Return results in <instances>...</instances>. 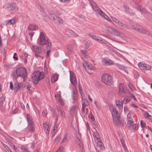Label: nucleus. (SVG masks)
Segmentation results:
<instances>
[{"instance_id": "obj_1", "label": "nucleus", "mask_w": 152, "mask_h": 152, "mask_svg": "<svg viewBox=\"0 0 152 152\" xmlns=\"http://www.w3.org/2000/svg\"><path fill=\"white\" fill-rule=\"evenodd\" d=\"M27 76V73L25 68L21 67L18 68L16 70V73L13 74V77L15 79H17L18 77H20L21 79L23 82Z\"/></svg>"}, {"instance_id": "obj_2", "label": "nucleus", "mask_w": 152, "mask_h": 152, "mask_svg": "<svg viewBox=\"0 0 152 152\" xmlns=\"http://www.w3.org/2000/svg\"><path fill=\"white\" fill-rule=\"evenodd\" d=\"M119 26H121V28L122 29L124 28L129 29L130 28H132L133 29L140 33L145 34L148 32V34L149 35V32L146 30L141 26L139 25H137L136 24L133 25L131 27L130 26V25L125 24L121 22Z\"/></svg>"}, {"instance_id": "obj_3", "label": "nucleus", "mask_w": 152, "mask_h": 152, "mask_svg": "<svg viewBox=\"0 0 152 152\" xmlns=\"http://www.w3.org/2000/svg\"><path fill=\"white\" fill-rule=\"evenodd\" d=\"M110 110H112L111 112L113 120L115 122L116 124L123 125L124 123V121L123 119L120 118V114L117 111L116 109L113 106H110Z\"/></svg>"}, {"instance_id": "obj_4", "label": "nucleus", "mask_w": 152, "mask_h": 152, "mask_svg": "<svg viewBox=\"0 0 152 152\" xmlns=\"http://www.w3.org/2000/svg\"><path fill=\"white\" fill-rule=\"evenodd\" d=\"M44 77V73L38 70L35 71L31 75L32 82L34 84H37L39 81Z\"/></svg>"}, {"instance_id": "obj_5", "label": "nucleus", "mask_w": 152, "mask_h": 152, "mask_svg": "<svg viewBox=\"0 0 152 152\" xmlns=\"http://www.w3.org/2000/svg\"><path fill=\"white\" fill-rule=\"evenodd\" d=\"M102 80L104 83L108 86L111 85L113 82L112 76L107 74L105 73L102 75Z\"/></svg>"}, {"instance_id": "obj_6", "label": "nucleus", "mask_w": 152, "mask_h": 152, "mask_svg": "<svg viewBox=\"0 0 152 152\" xmlns=\"http://www.w3.org/2000/svg\"><path fill=\"white\" fill-rule=\"evenodd\" d=\"M48 38H46L44 33L41 32H40L39 37L37 40V43L38 45H44L47 44V41H48Z\"/></svg>"}, {"instance_id": "obj_7", "label": "nucleus", "mask_w": 152, "mask_h": 152, "mask_svg": "<svg viewBox=\"0 0 152 152\" xmlns=\"http://www.w3.org/2000/svg\"><path fill=\"white\" fill-rule=\"evenodd\" d=\"M92 9L94 10L98 14L100 15V12L102 11L97 6L96 3L92 0H88Z\"/></svg>"}, {"instance_id": "obj_8", "label": "nucleus", "mask_w": 152, "mask_h": 152, "mask_svg": "<svg viewBox=\"0 0 152 152\" xmlns=\"http://www.w3.org/2000/svg\"><path fill=\"white\" fill-rule=\"evenodd\" d=\"M69 74L70 82L74 86H75L77 83L75 76L73 72L71 71H69Z\"/></svg>"}, {"instance_id": "obj_9", "label": "nucleus", "mask_w": 152, "mask_h": 152, "mask_svg": "<svg viewBox=\"0 0 152 152\" xmlns=\"http://www.w3.org/2000/svg\"><path fill=\"white\" fill-rule=\"evenodd\" d=\"M51 16L55 23H57L58 24H61L63 23V20L61 18L54 15H51Z\"/></svg>"}, {"instance_id": "obj_10", "label": "nucleus", "mask_w": 152, "mask_h": 152, "mask_svg": "<svg viewBox=\"0 0 152 152\" xmlns=\"http://www.w3.org/2000/svg\"><path fill=\"white\" fill-rule=\"evenodd\" d=\"M138 66L142 70H150L151 69V67L150 65L141 62L139 63L138 64Z\"/></svg>"}, {"instance_id": "obj_11", "label": "nucleus", "mask_w": 152, "mask_h": 152, "mask_svg": "<svg viewBox=\"0 0 152 152\" xmlns=\"http://www.w3.org/2000/svg\"><path fill=\"white\" fill-rule=\"evenodd\" d=\"M6 7L8 10H17L18 9L15 6V4L13 3L6 4Z\"/></svg>"}, {"instance_id": "obj_12", "label": "nucleus", "mask_w": 152, "mask_h": 152, "mask_svg": "<svg viewBox=\"0 0 152 152\" xmlns=\"http://www.w3.org/2000/svg\"><path fill=\"white\" fill-rule=\"evenodd\" d=\"M134 7L139 11L140 12L142 13L148 14H149V12L147 10L142 7L140 5H139L138 6H135L134 5Z\"/></svg>"}, {"instance_id": "obj_13", "label": "nucleus", "mask_w": 152, "mask_h": 152, "mask_svg": "<svg viewBox=\"0 0 152 152\" xmlns=\"http://www.w3.org/2000/svg\"><path fill=\"white\" fill-rule=\"evenodd\" d=\"M123 6L125 11L127 13L131 15H134L135 14V13L133 12L132 10L129 8L127 5L124 4Z\"/></svg>"}, {"instance_id": "obj_14", "label": "nucleus", "mask_w": 152, "mask_h": 152, "mask_svg": "<svg viewBox=\"0 0 152 152\" xmlns=\"http://www.w3.org/2000/svg\"><path fill=\"white\" fill-rule=\"evenodd\" d=\"M16 18L13 17L11 20H7L4 22V25L7 26L10 25H13L15 23Z\"/></svg>"}, {"instance_id": "obj_15", "label": "nucleus", "mask_w": 152, "mask_h": 152, "mask_svg": "<svg viewBox=\"0 0 152 152\" xmlns=\"http://www.w3.org/2000/svg\"><path fill=\"white\" fill-rule=\"evenodd\" d=\"M102 64L105 65H110L113 64V62L112 61L109 59L104 58L102 61Z\"/></svg>"}, {"instance_id": "obj_16", "label": "nucleus", "mask_w": 152, "mask_h": 152, "mask_svg": "<svg viewBox=\"0 0 152 152\" xmlns=\"http://www.w3.org/2000/svg\"><path fill=\"white\" fill-rule=\"evenodd\" d=\"M38 26L36 24H30L28 27V29L29 31H35L38 28Z\"/></svg>"}, {"instance_id": "obj_17", "label": "nucleus", "mask_w": 152, "mask_h": 152, "mask_svg": "<svg viewBox=\"0 0 152 152\" xmlns=\"http://www.w3.org/2000/svg\"><path fill=\"white\" fill-rule=\"evenodd\" d=\"M119 93L121 94L125 92V86L123 83H121L119 85Z\"/></svg>"}, {"instance_id": "obj_18", "label": "nucleus", "mask_w": 152, "mask_h": 152, "mask_svg": "<svg viewBox=\"0 0 152 152\" xmlns=\"http://www.w3.org/2000/svg\"><path fill=\"white\" fill-rule=\"evenodd\" d=\"M43 126L44 129L46 134L48 135L49 133L50 128L49 127V126L47 123L45 122L43 124Z\"/></svg>"}, {"instance_id": "obj_19", "label": "nucleus", "mask_w": 152, "mask_h": 152, "mask_svg": "<svg viewBox=\"0 0 152 152\" xmlns=\"http://www.w3.org/2000/svg\"><path fill=\"white\" fill-rule=\"evenodd\" d=\"M76 142L79 145V149H80L81 151H82L83 149V146L82 143L79 138H76Z\"/></svg>"}, {"instance_id": "obj_20", "label": "nucleus", "mask_w": 152, "mask_h": 152, "mask_svg": "<svg viewBox=\"0 0 152 152\" xmlns=\"http://www.w3.org/2000/svg\"><path fill=\"white\" fill-rule=\"evenodd\" d=\"M70 140V138L69 135L66 134L64 135L63 139H62L61 143L66 142H68Z\"/></svg>"}, {"instance_id": "obj_21", "label": "nucleus", "mask_w": 152, "mask_h": 152, "mask_svg": "<svg viewBox=\"0 0 152 152\" xmlns=\"http://www.w3.org/2000/svg\"><path fill=\"white\" fill-rule=\"evenodd\" d=\"M134 123V119H127V126L128 127H130Z\"/></svg>"}, {"instance_id": "obj_22", "label": "nucleus", "mask_w": 152, "mask_h": 152, "mask_svg": "<svg viewBox=\"0 0 152 152\" xmlns=\"http://www.w3.org/2000/svg\"><path fill=\"white\" fill-rule=\"evenodd\" d=\"M26 118L28 124L32 125V123H34L32 118L29 114H27Z\"/></svg>"}, {"instance_id": "obj_23", "label": "nucleus", "mask_w": 152, "mask_h": 152, "mask_svg": "<svg viewBox=\"0 0 152 152\" xmlns=\"http://www.w3.org/2000/svg\"><path fill=\"white\" fill-rule=\"evenodd\" d=\"M116 104L119 110H121L122 109L123 104L122 102H120L119 100H116Z\"/></svg>"}, {"instance_id": "obj_24", "label": "nucleus", "mask_w": 152, "mask_h": 152, "mask_svg": "<svg viewBox=\"0 0 152 152\" xmlns=\"http://www.w3.org/2000/svg\"><path fill=\"white\" fill-rule=\"evenodd\" d=\"M42 17L43 20L46 22H47L50 19V17L47 15L45 12H43L42 14Z\"/></svg>"}, {"instance_id": "obj_25", "label": "nucleus", "mask_w": 152, "mask_h": 152, "mask_svg": "<svg viewBox=\"0 0 152 152\" xmlns=\"http://www.w3.org/2000/svg\"><path fill=\"white\" fill-rule=\"evenodd\" d=\"M96 41L99 42L102 44H105L107 42V41L105 40L99 36L98 37Z\"/></svg>"}, {"instance_id": "obj_26", "label": "nucleus", "mask_w": 152, "mask_h": 152, "mask_svg": "<svg viewBox=\"0 0 152 152\" xmlns=\"http://www.w3.org/2000/svg\"><path fill=\"white\" fill-rule=\"evenodd\" d=\"M100 15L108 21H110L111 20L110 18L102 11H100Z\"/></svg>"}, {"instance_id": "obj_27", "label": "nucleus", "mask_w": 152, "mask_h": 152, "mask_svg": "<svg viewBox=\"0 0 152 152\" xmlns=\"http://www.w3.org/2000/svg\"><path fill=\"white\" fill-rule=\"evenodd\" d=\"M57 111L60 114V115L62 118H63L65 116V113L64 111L61 108H57Z\"/></svg>"}, {"instance_id": "obj_28", "label": "nucleus", "mask_w": 152, "mask_h": 152, "mask_svg": "<svg viewBox=\"0 0 152 152\" xmlns=\"http://www.w3.org/2000/svg\"><path fill=\"white\" fill-rule=\"evenodd\" d=\"M58 76L57 74H53L52 76L51 81L52 82H56L58 80Z\"/></svg>"}, {"instance_id": "obj_29", "label": "nucleus", "mask_w": 152, "mask_h": 152, "mask_svg": "<svg viewBox=\"0 0 152 152\" xmlns=\"http://www.w3.org/2000/svg\"><path fill=\"white\" fill-rule=\"evenodd\" d=\"M33 48L34 51L35 53H40L41 51L39 47L34 45L33 46Z\"/></svg>"}, {"instance_id": "obj_30", "label": "nucleus", "mask_w": 152, "mask_h": 152, "mask_svg": "<svg viewBox=\"0 0 152 152\" xmlns=\"http://www.w3.org/2000/svg\"><path fill=\"white\" fill-rule=\"evenodd\" d=\"M28 127L29 131L31 132H33L35 130V126L34 123H32V125L28 124Z\"/></svg>"}, {"instance_id": "obj_31", "label": "nucleus", "mask_w": 152, "mask_h": 152, "mask_svg": "<svg viewBox=\"0 0 152 152\" xmlns=\"http://www.w3.org/2000/svg\"><path fill=\"white\" fill-rule=\"evenodd\" d=\"M134 116L133 113L132 111H130L127 115V119H134Z\"/></svg>"}, {"instance_id": "obj_32", "label": "nucleus", "mask_w": 152, "mask_h": 152, "mask_svg": "<svg viewBox=\"0 0 152 152\" xmlns=\"http://www.w3.org/2000/svg\"><path fill=\"white\" fill-rule=\"evenodd\" d=\"M93 136L96 138L97 141H99L101 140L99 138V135L98 133L96 132H94L93 133Z\"/></svg>"}, {"instance_id": "obj_33", "label": "nucleus", "mask_w": 152, "mask_h": 152, "mask_svg": "<svg viewBox=\"0 0 152 152\" xmlns=\"http://www.w3.org/2000/svg\"><path fill=\"white\" fill-rule=\"evenodd\" d=\"M98 144L100 149L102 150H104V147L101 140H100L99 141H98Z\"/></svg>"}, {"instance_id": "obj_34", "label": "nucleus", "mask_w": 152, "mask_h": 152, "mask_svg": "<svg viewBox=\"0 0 152 152\" xmlns=\"http://www.w3.org/2000/svg\"><path fill=\"white\" fill-rule=\"evenodd\" d=\"M131 130L133 131L137 130L138 128V125L137 124H134L131 126Z\"/></svg>"}, {"instance_id": "obj_35", "label": "nucleus", "mask_w": 152, "mask_h": 152, "mask_svg": "<svg viewBox=\"0 0 152 152\" xmlns=\"http://www.w3.org/2000/svg\"><path fill=\"white\" fill-rule=\"evenodd\" d=\"M69 33L70 35L74 37H75L78 36L77 34L71 30H69Z\"/></svg>"}, {"instance_id": "obj_36", "label": "nucleus", "mask_w": 152, "mask_h": 152, "mask_svg": "<svg viewBox=\"0 0 152 152\" xmlns=\"http://www.w3.org/2000/svg\"><path fill=\"white\" fill-rule=\"evenodd\" d=\"M20 149L23 152H30L28 150V148L24 145L22 146L20 148Z\"/></svg>"}, {"instance_id": "obj_37", "label": "nucleus", "mask_w": 152, "mask_h": 152, "mask_svg": "<svg viewBox=\"0 0 152 152\" xmlns=\"http://www.w3.org/2000/svg\"><path fill=\"white\" fill-rule=\"evenodd\" d=\"M112 34L118 36H120L121 35V33L119 31L115 29H114L113 31H112Z\"/></svg>"}, {"instance_id": "obj_38", "label": "nucleus", "mask_w": 152, "mask_h": 152, "mask_svg": "<svg viewBox=\"0 0 152 152\" xmlns=\"http://www.w3.org/2000/svg\"><path fill=\"white\" fill-rule=\"evenodd\" d=\"M77 92L76 91L74 90L72 94V99L74 100H75L77 99Z\"/></svg>"}, {"instance_id": "obj_39", "label": "nucleus", "mask_w": 152, "mask_h": 152, "mask_svg": "<svg viewBox=\"0 0 152 152\" xmlns=\"http://www.w3.org/2000/svg\"><path fill=\"white\" fill-rule=\"evenodd\" d=\"M57 130V126L55 125L54 126L53 130L51 132L53 136H54L55 135L56 132Z\"/></svg>"}, {"instance_id": "obj_40", "label": "nucleus", "mask_w": 152, "mask_h": 152, "mask_svg": "<svg viewBox=\"0 0 152 152\" xmlns=\"http://www.w3.org/2000/svg\"><path fill=\"white\" fill-rule=\"evenodd\" d=\"M47 49H50L51 47V43L50 42V39L48 38V41H47Z\"/></svg>"}, {"instance_id": "obj_41", "label": "nucleus", "mask_w": 152, "mask_h": 152, "mask_svg": "<svg viewBox=\"0 0 152 152\" xmlns=\"http://www.w3.org/2000/svg\"><path fill=\"white\" fill-rule=\"evenodd\" d=\"M89 64L86 61H84L83 63V66L86 69H87V67Z\"/></svg>"}, {"instance_id": "obj_42", "label": "nucleus", "mask_w": 152, "mask_h": 152, "mask_svg": "<svg viewBox=\"0 0 152 152\" xmlns=\"http://www.w3.org/2000/svg\"><path fill=\"white\" fill-rule=\"evenodd\" d=\"M61 106H63L64 104V101L61 98L57 100Z\"/></svg>"}, {"instance_id": "obj_43", "label": "nucleus", "mask_w": 152, "mask_h": 152, "mask_svg": "<svg viewBox=\"0 0 152 152\" xmlns=\"http://www.w3.org/2000/svg\"><path fill=\"white\" fill-rule=\"evenodd\" d=\"M89 36L92 38L93 39H94V40H97V39L98 38V36H95L94 35H93L92 34H89Z\"/></svg>"}, {"instance_id": "obj_44", "label": "nucleus", "mask_w": 152, "mask_h": 152, "mask_svg": "<svg viewBox=\"0 0 152 152\" xmlns=\"http://www.w3.org/2000/svg\"><path fill=\"white\" fill-rule=\"evenodd\" d=\"M91 45L90 41H87L86 43L85 47L86 49H88L90 46Z\"/></svg>"}, {"instance_id": "obj_45", "label": "nucleus", "mask_w": 152, "mask_h": 152, "mask_svg": "<svg viewBox=\"0 0 152 152\" xmlns=\"http://www.w3.org/2000/svg\"><path fill=\"white\" fill-rule=\"evenodd\" d=\"M130 100V99L129 98L125 97L123 100V102L125 104H126L129 102Z\"/></svg>"}, {"instance_id": "obj_46", "label": "nucleus", "mask_w": 152, "mask_h": 152, "mask_svg": "<svg viewBox=\"0 0 152 152\" xmlns=\"http://www.w3.org/2000/svg\"><path fill=\"white\" fill-rule=\"evenodd\" d=\"M5 100V98L3 97H2L0 98V104L2 106L3 102H4Z\"/></svg>"}, {"instance_id": "obj_47", "label": "nucleus", "mask_w": 152, "mask_h": 152, "mask_svg": "<svg viewBox=\"0 0 152 152\" xmlns=\"http://www.w3.org/2000/svg\"><path fill=\"white\" fill-rule=\"evenodd\" d=\"M144 116L146 118H148L149 117H151V116L147 112H146L144 113Z\"/></svg>"}, {"instance_id": "obj_48", "label": "nucleus", "mask_w": 152, "mask_h": 152, "mask_svg": "<svg viewBox=\"0 0 152 152\" xmlns=\"http://www.w3.org/2000/svg\"><path fill=\"white\" fill-rule=\"evenodd\" d=\"M14 88L16 91H18L20 88L19 84H15L14 85Z\"/></svg>"}, {"instance_id": "obj_49", "label": "nucleus", "mask_w": 152, "mask_h": 152, "mask_svg": "<svg viewBox=\"0 0 152 152\" xmlns=\"http://www.w3.org/2000/svg\"><path fill=\"white\" fill-rule=\"evenodd\" d=\"M140 125L142 128H144L146 124L142 120H141L140 121Z\"/></svg>"}, {"instance_id": "obj_50", "label": "nucleus", "mask_w": 152, "mask_h": 152, "mask_svg": "<svg viewBox=\"0 0 152 152\" xmlns=\"http://www.w3.org/2000/svg\"><path fill=\"white\" fill-rule=\"evenodd\" d=\"M88 117L90 118H91L92 121L94 120V116L92 115L91 112L88 115Z\"/></svg>"}, {"instance_id": "obj_51", "label": "nucleus", "mask_w": 152, "mask_h": 152, "mask_svg": "<svg viewBox=\"0 0 152 152\" xmlns=\"http://www.w3.org/2000/svg\"><path fill=\"white\" fill-rule=\"evenodd\" d=\"M1 144L8 151H9V150L10 149L7 145H6L3 142H1Z\"/></svg>"}, {"instance_id": "obj_52", "label": "nucleus", "mask_w": 152, "mask_h": 152, "mask_svg": "<svg viewBox=\"0 0 152 152\" xmlns=\"http://www.w3.org/2000/svg\"><path fill=\"white\" fill-rule=\"evenodd\" d=\"M128 86L132 91H133L134 90V88L132 84L129 83L128 84Z\"/></svg>"}, {"instance_id": "obj_53", "label": "nucleus", "mask_w": 152, "mask_h": 152, "mask_svg": "<svg viewBox=\"0 0 152 152\" xmlns=\"http://www.w3.org/2000/svg\"><path fill=\"white\" fill-rule=\"evenodd\" d=\"M94 68V66L90 64H89L87 67V68H88L90 69H93Z\"/></svg>"}, {"instance_id": "obj_54", "label": "nucleus", "mask_w": 152, "mask_h": 152, "mask_svg": "<svg viewBox=\"0 0 152 152\" xmlns=\"http://www.w3.org/2000/svg\"><path fill=\"white\" fill-rule=\"evenodd\" d=\"M55 97L56 98L57 100L61 98V96L59 94H57V95H55Z\"/></svg>"}, {"instance_id": "obj_55", "label": "nucleus", "mask_w": 152, "mask_h": 152, "mask_svg": "<svg viewBox=\"0 0 152 152\" xmlns=\"http://www.w3.org/2000/svg\"><path fill=\"white\" fill-rule=\"evenodd\" d=\"M63 147L62 146L60 147L57 150L56 152H62Z\"/></svg>"}, {"instance_id": "obj_56", "label": "nucleus", "mask_w": 152, "mask_h": 152, "mask_svg": "<svg viewBox=\"0 0 152 152\" xmlns=\"http://www.w3.org/2000/svg\"><path fill=\"white\" fill-rule=\"evenodd\" d=\"M121 142L122 144V146H123V148L125 150H127V148L126 147V145L124 143L123 141H122V140H121Z\"/></svg>"}, {"instance_id": "obj_57", "label": "nucleus", "mask_w": 152, "mask_h": 152, "mask_svg": "<svg viewBox=\"0 0 152 152\" xmlns=\"http://www.w3.org/2000/svg\"><path fill=\"white\" fill-rule=\"evenodd\" d=\"M111 18L112 19V20L115 23H117V22L118 20V19L114 18L113 17H111Z\"/></svg>"}, {"instance_id": "obj_58", "label": "nucleus", "mask_w": 152, "mask_h": 152, "mask_svg": "<svg viewBox=\"0 0 152 152\" xmlns=\"http://www.w3.org/2000/svg\"><path fill=\"white\" fill-rule=\"evenodd\" d=\"M31 87V85H28L27 86V89L29 91L30 93L31 94L32 93V91L30 89Z\"/></svg>"}, {"instance_id": "obj_59", "label": "nucleus", "mask_w": 152, "mask_h": 152, "mask_svg": "<svg viewBox=\"0 0 152 152\" xmlns=\"http://www.w3.org/2000/svg\"><path fill=\"white\" fill-rule=\"evenodd\" d=\"M114 29L113 28L111 27H108L107 29L108 31L111 33H112V31H113V30H114Z\"/></svg>"}, {"instance_id": "obj_60", "label": "nucleus", "mask_w": 152, "mask_h": 152, "mask_svg": "<svg viewBox=\"0 0 152 152\" xmlns=\"http://www.w3.org/2000/svg\"><path fill=\"white\" fill-rule=\"evenodd\" d=\"M81 52L82 53L83 55L84 56H86V55L87 51L85 50H81Z\"/></svg>"}, {"instance_id": "obj_61", "label": "nucleus", "mask_w": 152, "mask_h": 152, "mask_svg": "<svg viewBox=\"0 0 152 152\" xmlns=\"http://www.w3.org/2000/svg\"><path fill=\"white\" fill-rule=\"evenodd\" d=\"M124 110L125 113H127L129 111L128 107H124Z\"/></svg>"}, {"instance_id": "obj_62", "label": "nucleus", "mask_w": 152, "mask_h": 152, "mask_svg": "<svg viewBox=\"0 0 152 152\" xmlns=\"http://www.w3.org/2000/svg\"><path fill=\"white\" fill-rule=\"evenodd\" d=\"M50 50H48L47 51L46 55V58H48V57L49 55V54L50 53Z\"/></svg>"}, {"instance_id": "obj_63", "label": "nucleus", "mask_w": 152, "mask_h": 152, "mask_svg": "<svg viewBox=\"0 0 152 152\" xmlns=\"http://www.w3.org/2000/svg\"><path fill=\"white\" fill-rule=\"evenodd\" d=\"M13 66L12 64H7V67L8 68H11Z\"/></svg>"}, {"instance_id": "obj_64", "label": "nucleus", "mask_w": 152, "mask_h": 152, "mask_svg": "<svg viewBox=\"0 0 152 152\" xmlns=\"http://www.w3.org/2000/svg\"><path fill=\"white\" fill-rule=\"evenodd\" d=\"M42 113L44 116H46V114H47V111L46 110H44L42 111Z\"/></svg>"}]
</instances>
